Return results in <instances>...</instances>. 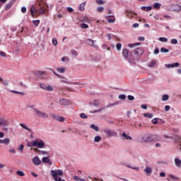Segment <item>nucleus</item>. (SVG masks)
Here are the masks:
<instances>
[{"label":"nucleus","instance_id":"nucleus-20","mask_svg":"<svg viewBox=\"0 0 181 181\" xmlns=\"http://www.w3.org/2000/svg\"><path fill=\"white\" fill-rule=\"evenodd\" d=\"M9 142H11V140L8 138L0 140V144H4V145H9Z\"/></svg>","mask_w":181,"mask_h":181},{"label":"nucleus","instance_id":"nucleus-4","mask_svg":"<svg viewBox=\"0 0 181 181\" xmlns=\"http://www.w3.org/2000/svg\"><path fill=\"white\" fill-rule=\"evenodd\" d=\"M30 108H33V111L35 117H37L38 118H42L44 119L49 118V115L39 110L38 108L33 107L32 106H30Z\"/></svg>","mask_w":181,"mask_h":181},{"label":"nucleus","instance_id":"nucleus-46","mask_svg":"<svg viewBox=\"0 0 181 181\" xmlns=\"http://www.w3.org/2000/svg\"><path fill=\"white\" fill-rule=\"evenodd\" d=\"M85 6H86V3H82V4L80 5V6H79L80 11H84Z\"/></svg>","mask_w":181,"mask_h":181},{"label":"nucleus","instance_id":"nucleus-12","mask_svg":"<svg viewBox=\"0 0 181 181\" xmlns=\"http://www.w3.org/2000/svg\"><path fill=\"white\" fill-rule=\"evenodd\" d=\"M33 163H34L35 166H40V165H42V160H40L39 157L35 156L33 158Z\"/></svg>","mask_w":181,"mask_h":181},{"label":"nucleus","instance_id":"nucleus-26","mask_svg":"<svg viewBox=\"0 0 181 181\" xmlns=\"http://www.w3.org/2000/svg\"><path fill=\"white\" fill-rule=\"evenodd\" d=\"M91 129H93V131H95L96 132H98L100 131V129L94 124H90Z\"/></svg>","mask_w":181,"mask_h":181},{"label":"nucleus","instance_id":"nucleus-18","mask_svg":"<svg viewBox=\"0 0 181 181\" xmlns=\"http://www.w3.org/2000/svg\"><path fill=\"white\" fill-rule=\"evenodd\" d=\"M122 165H123L124 166H127V168H129L130 169H133L134 170H139V168L132 167L131 165L127 164V163H122Z\"/></svg>","mask_w":181,"mask_h":181},{"label":"nucleus","instance_id":"nucleus-37","mask_svg":"<svg viewBox=\"0 0 181 181\" xmlns=\"http://www.w3.org/2000/svg\"><path fill=\"white\" fill-rule=\"evenodd\" d=\"M122 136H124V138H125V139H129V141L132 140V137L126 134L125 132H124L122 134Z\"/></svg>","mask_w":181,"mask_h":181},{"label":"nucleus","instance_id":"nucleus-16","mask_svg":"<svg viewBox=\"0 0 181 181\" xmlns=\"http://www.w3.org/2000/svg\"><path fill=\"white\" fill-rule=\"evenodd\" d=\"M144 172L147 176H149L152 173V168L151 167H146L144 169Z\"/></svg>","mask_w":181,"mask_h":181},{"label":"nucleus","instance_id":"nucleus-27","mask_svg":"<svg viewBox=\"0 0 181 181\" xmlns=\"http://www.w3.org/2000/svg\"><path fill=\"white\" fill-rule=\"evenodd\" d=\"M81 21V22H86V23H90V18H88L87 16H83Z\"/></svg>","mask_w":181,"mask_h":181},{"label":"nucleus","instance_id":"nucleus-48","mask_svg":"<svg viewBox=\"0 0 181 181\" xmlns=\"http://www.w3.org/2000/svg\"><path fill=\"white\" fill-rule=\"evenodd\" d=\"M81 29H88V25L86 24V23H82L81 24Z\"/></svg>","mask_w":181,"mask_h":181},{"label":"nucleus","instance_id":"nucleus-39","mask_svg":"<svg viewBox=\"0 0 181 181\" xmlns=\"http://www.w3.org/2000/svg\"><path fill=\"white\" fill-rule=\"evenodd\" d=\"M162 4H159V3H155L153 5V8H155V9H160V6Z\"/></svg>","mask_w":181,"mask_h":181},{"label":"nucleus","instance_id":"nucleus-23","mask_svg":"<svg viewBox=\"0 0 181 181\" xmlns=\"http://www.w3.org/2000/svg\"><path fill=\"white\" fill-rule=\"evenodd\" d=\"M103 139V137L102 136H95L94 137V142L95 144H98V142H100V141Z\"/></svg>","mask_w":181,"mask_h":181},{"label":"nucleus","instance_id":"nucleus-34","mask_svg":"<svg viewBox=\"0 0 181 181\" xmlns=\"http://www.w3.org/2000/svg\"><path fill=\"white\" fill-rule=\"evenodd\" d=\"M161 100L162 101H168L169 100V95L166 94L163 95Z\"/></svg>","mask_w":181,"mask_h":181},{"label":"nucleus","instance_id":"nucleus-50","mask_svg":"<svg viewBox=\"0 0 181 181\" xmlns=\"http://www.w3.org/2000/svg\"><path fill=\"white\" fill-rule=\"evenodd\" d=\"M23 148H25V146H23V144H21V145H20L18 150L19 151V152H21L22 153V152H23Z\"/></svg>","mask_w":181,"mask_h":181},{"label":"nucleus","instance_id":"nucleus-13","mask_svg":"<svg viewBox=\"0 0 181 181\" xmlns=\"http://www.w3.org/2000/svg\"><path fill=\"white\" fill-rule=\"evenodd\" d=\"M85 42L86 45H88L89 46H91L92 47H97V45L94 44L95 43V41L91 40V39H86L85 40Z\"/></svg>","mask_w":181,"mask_h":181},{"label":"nucleus","instance_id":"nucleus-21","mask_svg":"<svg viewBox=\"0 0 181 181\" xmlns=\"http://www.w3.org/2000/svg\"><path fill=\"white\" fill-rule=\"evenodd\" d=\"M141 11H146V12H149V11H152V6H141Z\"/></svg>","mask_w":181,"mask_h":181},{"label":"nucleus","instance_id":"nucleus-59","mask_svg":"<svg viewBox=\"0 0 181 181\" xmlns=\"http://www.w3.org/2000/svg\"><path fill=\"white\" fill-rule=\"evenodd\" d=\"M71 54H73V56H78V54H77V51L76 50H72L71 51Z\"/></svg>","mask_w":181,"mask_h":181},{"label":"nucleus","instance_id":"nucleus-33","mask_svg":"<svg viewBox=\"0 0 181 181\" xmlns=\"http://www.w3.org/2000/svg\"><path fill=\"white\" fill-rule=\"evenodd\" d=\"M169 177H170V179H172L173 180H175V181L179 180V177H176V176H175L174 175L170 174V175H169Z\"/></svg>","mask_w":181,"mask_h":181},{"label":"nucleus","instance_id":"nucleus-54","mask_svg":"<svg viewBox=\"0 0 181 181\" xmlns=\"http://www.w3.org/2000/svg\"><path fill=\"white\" fill-rule=\"evenodd\" d=\"M172 45H177V39H172L171 40Z\"/></svg>","mask_w":181,"mask_h":181},{"label":"nucleus","instance_id":"nucleus-36","mask_svg":"<svg viewBox=\"0 0 181 181\" xmlns=\"http://www.w3.org/2000/svg\"><path fill=\"white\" fill-rule=\"evenodd\" d=\"M158 40H159L160 42H164V43H167V42H168V38L163 37H160L158 38Z\"/></svg>","mask_w":181,"mask_h":181},{"label":"nucleus","instance_id":"nucleus-10","mask_svg":"<svg viewBox=\"0 0 181 181\" xmlns=\"http://www.w3.org/2000/svg\"><path fill=\"white\" fill-rule=\"evenodd\" d=\"M51 118L55 119V121H59V122H64L65 118L62 116H57L55 114L51 115Z\"/></svg>","mask_w":181,"mask_h":181},{"label":"nucleus","instance_id":"nucleus-40","mask_svg":"<svg viewBox=\"0 0 181 181\" xmlns=\"http://www.w3.org/2000/svg\"><path fill=\"white\" fill-rule=\"evenodd\" d=\"M160 51L161 53H169V49H168L165 47H161Z\"/></svg>","mask_w":181,"mask_h":181},{"label":"nucleus","instance_id":"nucleus-22","mask_svg":"<svg viewBox=\"0 0 181 181\" xmlns=\"http://www.w3.org/2000/svg\"><path fill=\"white\" fill-rule=\"evenodd\" d=\"M175 164L177 166V168H180V165H181V160L179 158H175L174 160Z\"/></svg>","mask_w":181,"mask_h":181},{"label":"nucleus","instance_id":"nucleus-42","mask_svg":"<svg viewBox=\"0 0 181 181\" xmlns=\"http://www.w3.org/2000/svg\"><path fill=\"white\" fill-rule=\"evenodd\" d=\"M174 139H175V142H180V144H181V136H175L174 137Z\"/></svg>","mask_w":181,"mask_h":181},{"label":"nucleus","instance_id":"nucleus-15","mask_svg":"<svg viewBox=\"0 0 181 181\" xmlns=\"http://www.w3.org/2000/svg\"><path fill=\"white\" fill-rule=\"evenodd\" d=\"M60 105H70V100L67 99H61L59 100Z\"/></svg>","mask_w":181,"mask_h":181},{"label":"nucleus","instance_id":"nucleus-62","mask_svg":"<svg viewBox=\"0 0 181 181\" xmlns=\"http://www.w3.org/2000/svg\"><path fill=\"white\" fill-rule=\"evenodd\" d=\"M3 131H4L5 132H9V129L6 127V126H5L4 127H3Z\"/></svg>","mask_w":181,"mask_h":181},{"label":"nucleus","instance_id":"nucleus-41","mask_svg":"<svg viewBox=\"0 0 181 181\" xmlns=\"http://www.w3.org/2000/svg\"><path fill=\"white\" fill-rule=\"evenodd\" d=\"M33 23L35 26L37 27V26H39V23H40V20H34L33 21Z\"/></svg>","mask_w":181,"mask_h":181},{"label":"nucleus","instance_id":"nucleus-31","mask_svg":"<svg viewBox=\"0 0 181 181\" xmlns=\"http://www.w3.org/2000/svg\"><path fill=\"white\" fill-rule=\"evenodd\" d=\"M12 5H13V1H11L6 6V11H8V9H9Z\"/></svg>","mask_w":181,"mask_h":181},{"label":"nucleus","instance_id":"nucleus-24","mask_svg":"<svg viewBox=\"0 0 181 181\" xmlns=\"http://www.w3.org/2000/svg\"><path fill=\"white\" fill-rule=\"evenodd\" d=\"M42 161L45 162V163H49V165H52V162H50V159L48 157H43L42 158Z\"/></svg>","mask_w":181,"mask_h":181},{"label":"nucleus","instance_id":"nucleus-58","mask_svg":"<svg viewBox=\"0 0 181 181\" xmlns=\"http://www.w3.org/2000/svg\"><path fill=\"white\" fill-rule=\"evenodd\" d=\"M151 122L153 124H154L155 125H156V124H158V119L157 118H154L152 119Z\"/></svg>","mask_w":181,"mask_h":181},{"label":"nucleus","instance_id":"nucleus-49","mask_svg":"<svg viewBox=\"0 0 181 181\" xmlns=\"http://www.w3.org/2000/svg\"><path fill=\"white\" fill-rule=\"evenodd\" d=\"M116 47H117V50L118 52H120L121 51V47H122V45H121V43H118V44H117Z\"/></svg>","mask_w":181,"mask_h":181},{"label":"nucleus","instance_id":"nucleus-61","mask_svg":"<svg viewBox=\"0 0 181 181\" xmlns=\"http://www.w3.org/2000/svg\"><path fill=\"white\" fill-rule=\"evenodd\" d=\"M170 110V106L169 105H165V111L168 112Z\"/></svg>","mask_w":181,"mask_h":181},{"label":"nucleus","instance_id":"nucleus-2","mask_svg":"<svg viewBox=\"0 0 181 181\" xmlns=\"http://www.w3.org/2000/svg\"><path fill=\"white\" fill-rule=\"evenodd\" d=\"M160 139V136L156 134H145L141 137V141L144 144H149L151 142H156Z\"/></svg>","mask_w":181,"mask_h":181},{"label":"nucleus","instance_id":"nucleus-63","mask_svg":"<svg viewBox=\"0 0 181 181\" xmlns=\"http://www.w3.org/2000/svg\"><path fill=\"white\" fill-rule=\"evenodd\" d=\"M154 54H159V48H156L155 49Z\"/></svg>","mask_w":181,"mask_h":181},{"label":"nucleus","instance_id":"nucleus-53","mask_svg":"<svg viewBox=\"0 0 181 181\" xmlns=\"http://www.w3.org/2000/svg\"><path fill=\"white\" fill-rule=\"evenodd\" d=\"M103 49H107V50L109 52V50H110V47H108V45L107 44H103Z\"/></svg>","mask_w":181,"mask_h":181},{"label":"nucleus","instance_id":"nucleus-60","mask_svg":"<svg viewBox=\"0 0 181 181\" xmlns=\"http://www.w3.org/2000/svg\"><path fill=\"white\" fill-rule=\"evenodd\" d=\"M93 105H95V107H97V105H100V102H98V100H95L93 102Z\"/></svg>","mask_w":181,"mask_h":181},{"label":"nucleus","instance_id":"nucleus-43","mask_svg":"<svg viewBox=\"0 0 181 181\" xmlns=\"http://www.w3.org/2000/svg\"><path fill=\"white\" fill-rule=\"evenodd\" d=\"M57 39L56 37L52 38V44L54 46H57L58 45Z\"/></svg>","mask_w":181,"mask_h":181},{"label":"nucleus","instance_id":"nucleus-28","mask_svg":"<svg viewBox=\"0 0 181 181\" xmlns=\"http://www.w3.org/2000/svg\"><path fill=\"white\" fill-rule=\"evenodd\" d=\"M144 117H145V118L151 119V118H153V114H152V113H144Z\"/></svg>","mask_w":181,"mask_h":181},{"label":"nucleus","instance_id":"nucleus-1","mask_svg":"<svg viewBox=\"0 0 181 181\" xmlns=\"http://www.w3.org/2000/svg\"><path fill=\"white\" fill-rule=\"evenodd\" d=\"M142 54H144V49L142 48H136L130 53L129 62L135 64L136 62L139 61Z\"/></svg>","mask_w":181,"mask_h":181},{"label":"nucleus","instance_id":"nucleus-14","mask_svg":"<svg viewBox=\"0 0 181 181\" xmlns=\"http://www.w3.org/2000/svg\"><path fill=\"white\" fill-rule=\"evenodd\" d=\"M122 55L125 59H127V60H128V62H129V51L128 49H123Z\"/></svg>","mask_w":181,"mask_h":181},{"label":"nucleus","instance_id":"nucleus-3","mask_svg":"<svg viewBox=\"0 0 181 181\" xmlns=\"http://www.w3.org/2000/svg\"><path fill=\"white\" fill-rule=\"evenodd\" d=\"M27 146H28V148L37 147L39 149H44V148H46V144H45V141H43V140L37 139L35 141H33L32 143H28Z\"/></svg>","mask_w":181,"mask_h":181},{"label":"nucleus","instance_id":"nucleus-6","mask_svg":"<svg viewBox=\"0 0 181 181\" xmlns=\"http://www.w3.org/2000/svg\"><path fill=\"white\" fill-rule=\"evenodd\" d=\"M103 132H104V134H105V135L107 138H112V137L117 136V135H118L117 132H115L114 130H111L107 128L103 129Z\"/></svg>","mask_w":181,"mask_h":181},{"label":"nucleus","instance_id":"nucleus-8","mask_svg":"<svg viewBox=\"0 0 181 181\" xmlns=\"http://www.w3.org/2000/svg\"><path fill=\"white\" fill-rule=\"evenodd\" d=\"M39 86L42 90H45V91H53V86L50 85H46L43 83H40Z\"/></svg>","mask_w":181,"mask_h":181},{"label":"nucleus","instance_id":"nucleus-17","mask_svg":"<svg viewBox=\"0 0 181 181\" xmlns=\"http://www.w3.org/2000/svg\"><path fill=\"white\" fill-rule=\"evenodd\" d=\"M35 152H36L37 153H38V155H47V151H42V150H39L37 148H35Z\"/></svg>","mask_w":181,"mask_h":181},{"label":"nucleus","instance_id":"nucleus-51","mask_svg":"<svg viewBox=\"0 0 181 181\" xmlns=\"http://www.w3.org/2000/svg\"><path fill=\"white\" fill-rule=\"evenodd\" d=\"M98 5H104L105 2L103 0H96Z\"/></svg>","mask_w":181,"mask_h":181},{"label":"nucleus","instance_id":"nucleus-52","mask_svg":"<svg viewBox=\"0 0 181 181\" xmlns=\"http://www.w3.org/2000/svg\"><path fill=\"white\" fill-rule=\"evenodd\" d=\"M127 98H128V100H129V101H134V100H135V98H134V96L131 95H129L127 96Z\"/></svg>","mask_w":181,"mask_h":181},{"label":"nucleus","instance_id":"nucleus-64","mask_svg":"<svg viewBox=\"0 0 181 181\" xmlns=\"http://www.w3.org/2000/svg\"><path fill=\"white\" fill-rule=\"evenodd\" d=\"M21 12H22L23 13H25L26 12V7H22V8H21Z\"/></svg>","mask_w":181,"mask_h":181},{"label":"nucleus","instance_id":"nucleus-56","mask_svg":"<svg viewBox=\"0 0 181 181\" xmlns=\"http://www.w3.org/2000/svg\"><path fill=\"white\" fill-rule=\"evenodd\" d=\"M119 100H125L127 98V96L125 95H119Z\"/></svg>","mask_w":181,"mask_h":181},{"label":"nucleus","instance_id":"nucleus-55","mask_svg":"<svg viewBox=\"0 0 181 181\" xmlns=\"http://www.w3.org/2000/svg\"><path fill=\"white\" fill-rule=\"evenodd\" d=\"M97 12H104V7H98L97 8Z\"/></svg>","mask_w":181,"mask_h":181},{"label":"nucleus","instance_id":"nucleus-38","mask_svg":"<svg viewBox=\"0 0 181 181\" xmlns=\"http://www.w3.org/2000/svg\"><path fill=\"white\" fill-rule=\"evenodd\" d=\"M175 12H180L181 11V6L180 5H175V8L174 9Z\"/></svg>","mask_w":181,"mask_h":181},{"label":"nucleus","instance_id":"nucleus-7","mask_svg":"<svg viewBox=\"0 0 181 181\" xmlns=\"http://www.w3.org/2000/svg\"><path fill=\"white\" fill-rule=\"evenodd\" d=\"M57 77H59V78H61V80H60L61 83H65V84H74V86H81V82L70 83L69 81V79L67 78L64 77V76L57 75Z\"/></svg>","mask_w":181,"mask_h":181},{"label":"nucleus","instance_id":"nucleus-57","mask_svg":"<svg viewBox=\"0 0 181 181\" xmlns=\"http://www.w3.org/2000/svg\"><path fill=\"white\" fill-rule=\"evenodd\" d=\"M0 56H1V57H6V54L4 52L1 51Z\"/></svg>","mask_w":181,"mask_h":181},{"label":"nucleus","instance_id":"nucleus-45","mask_svg":"<svg viewBox=\"0 0 181 181\" xmlns=\"http://www.w3.org/2000/svg\"><path fill=\"white\" fill-rule=\"evenodd\" d=\"M16 175L21 177L25 176V173L23 171L18 170L16 172Z\"/></svg>","mask_w":181,"mask_h":181},{"label":"nucleus","instance_id":"nucleus-5","mask_svg":"<svg viewBox=\"0 0 181 181\" xmlns=\"http://www.w3.org/2000/svg\"><path fill=\"white\" fill-rule=\"evenodd\" d=\"M47 8H49V6L44 5L43 6H40L39 10H36L35 6H32L30 8V13L32 16H33V13H36L37 15H42L47 11Z\"/></svg>","mask_w":181,"mask_h":181},{"label":"nucleus","instance_id":"nucleus-11","mask_svg":"<svg viewBox=\"0 0 181 181\" xmlns=\"http://www.w3.org/2000/svg\"><path fill=\"white\" fill-rule=\"evenodd\" d=\"M9 126V122L8 119L1 117L0 118V127H8Z\"/></svg>","mask_w":181,"mask_h":181},{"label":"nucleus","instance_id":"nucleus-19","mask_svg":"<svg viewBox=\"0 0 181 181\" xmlns=\"http://www.w3.org/2000/svg\"><path fill=\"white\" fill-rule=\"evenodd\" d=\"M166 69H172L173 67H179V63L176 62L173 64H165Z\"/></svg>","mask_w":181,"mask_h":181},{"label":"nucleus","instance_id":"nucleus-44","mask_svg":"<svg viewBox=\"0 0 181 181\" xmlns=\"http://www.w3.org/2000/svg\"><path fill=\"white\" fill-rule=\"evenodd\" d=\"M57 71L59 73H64V71H66V68H57Z\"/></svg>","mask_w":181,"mask_h":181},{"label":"nucleus","instance_id":"nucleus-29","mask_svg":"<svg viewBox=\"0 0 181 181\" xmlns=\"http://www.w3.org/2000/svg\"><path fill=\"white\" fill-rule=\"evenodd\" d=\"M128 46H129V47H131V48L135 47L136 46H141V42H136L134 44H129Z\"/></svg>","mask_w":181,"mask_h":181},{"label":"nucleus","instance_id":"nucleus-30","mask_svg":"<svg viewBox=\"0 0 181 181\" xmlns=\"http://www.w3.org/2000/svg\"><path fill=\"white\" fill-rule=\"evenodd\" d=\"M156 65V61L153 60L148 64V67H153Z\"/></svg>","mask_w":181,"mask_h":181},{"label":"nucleus","instance_id":"nucleus-9","mask_svg":"<svg viewBox=\"0 0 181 181\" xmlns=\"http://www.w3.org/2000/svg\"><path fill=\"white\" fill-rule=\"evenodd\" d=\"M46 71H37L35 72V76L37 77H39V78H41L42 80L46 78Z\"/></svg>","mask_w":181,"mask_h":181},{"label":"nucleus","instance_id":"nucleus-32","mask_svg":"<svg viewBox=\"0 0 181 181\" xmlns=\"http://www.w3.org/2000/svg\"><path fill=\"white\" fill-rule=\"evenodd\" d=\"M10 93H13V94H20L21 95H25V93L16 90H10Z\"/></svg>","mask_w":181,"mask_h":181},{"label":"nucleus","instance_id":"nucleus-47","mask_svg":"<svg viewBox=\"0 0 181 181\" xmlns=\"http://www.w3.org/2000/svg\"><path fill=\"white\" fill-rule=\"evenodd\" d=\"M81 118H82L83 119H87L88 118V117L85 114V113H81L80 115Z\"/></svg>","mask_w":181,"mask_h":181},{"label":"nucleus","instance_id":"nucleus-35","mask_svg":"<svg viewBox=\"0 0 181 181\" xmlns=\"http://www.w3.org/2000/svg\"><path fill=\"white\" fill-rule=\"evenodd\" d=\"M112 18H108L107 19L108 23H114V22H115V16H112Z\"/></svg>","mask_w":181,"mask_h":181},{"label":"nucleus","instance_id":"nucleus-25","mask_svg":"<svg viewBox=\"0 0 181 181\" xmlns=\"http://www.w3.org/2000/svg\"><path fill=\"white\" fill-rule=\"evenodd\" d=\"M20 126L21 127V128H23V129H26V131H29V132H30V131H32L31 129L28 127V126H26V124H25L23 123H21Z\"/></svg>","mask_w":181,"mask_h":181}]
</instances>
